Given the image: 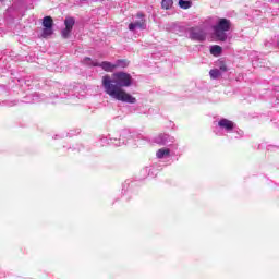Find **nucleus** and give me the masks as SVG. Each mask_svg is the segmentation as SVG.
Wrapping results in <instances>:
<instances>
[{"label": "nucleus", "instance_id": "obj_1", "mask_svg": "<svg viewBox=\"0 0 279 279\" xmlns=\"http://www.w3.org/2000/svg\"><path fill=\"white\" fill-rule=\"evenodd\" d=\"M132 86V75L125 72H116L111 76L106 74L102 76V88L106 95H109L117 101L124 104H136V97L128 94L123 88Z\"/></svg>", "mask_w": 279, "mask_h": 279}, {"label": "nucleus", "instance_id": "obj_2", "mask_svg": "<svg viewBox=\"0 0 279 279\" xmlns=\"http://www.w3.org/2000/svg\"><path fill=\"white\" fill-rule=\"evenodd\" d=\"M230 27H232V22L226 17H221L218 20V23L213 26L214 34L217 40L221 43H226L228 40V35L226 32H230Z\"/></svg>", "mask_w": 279, "mask_h": 279}, {"label": "nucleus", "instance_id": "obj_3", "mask_svg": "<svg viewBox=\"0 0 279 279\" xmlns=\"http://www.w3.org/2000/svg\"><path fill=\"white\" fill-rule=\"evenodd\" d=\"M43 38H47L51 35H53V17L51 16H45L43 19Z\"/></svg>", "mask_w": 279, "mask_h": 279}, {"label": "nucleus", "instance_id": "obj_4", "mask_svg": "<svg viewBox=\"0 0 279 279\" xmlns=\"http://www.w3.org/2000/svg\"><path fill=\"white\" fill-rule=\"evenodd\" d=\"M136 16L141 20L129 24L130 32H134V29H147V20H145V14L137 13Z\"/></svg>", "mask_w": 279, "mask_h": 279}, {"label": "nucleus", "instance_id": "obj_5", "mask_svg": "<svg viewBox=\"0 0 279 279\" xmlns=\"http://www.w3.org/2000/svg\"><path fill=\"white\" fill-rule=\"evenodd\" d=\"M65 28L61 32L63 38H69L71 36V32H73V27L75 26L74 17H66L64 20Z\"/></svg>", "mask_w": 279, "mask_h": 279}, {"label": "nucleus", "instance_id": "obj_6", "mask_svg": "<svg viewBox=\"0 0 279 279\" xmlns=\"http://www.w3.org/2000/svg\"><path fill=\"white\" fill-rule=\"evenodd\" d=\"M190 37L192 40L204 43V40H206V33L202 28H192Z\"/></svg>", "mask_w": 279, "mask_h": 279}, {"label": "nucleus", "instance_id": "obj_7", "mask_svg": "<svg viewBox=\"0 0 279 279\" xmlns=\"http://www.w3.org/2000/svg\"><path fill=\"white\" fill-rule=\"evenodd\" d=\"M93 66H100L102 71H106V73H112L116 70L114 63H111L109 61H102L101 63H92Z\"/></svg>", "mask_w": 279, "mask_h": 279}, {"label": "nucleus", "instance_id": "obj_8", "mask_svg": "<svg viewBox=\"0 0 279 279\" xmlns=\"http://www.w3.org/2000/svg\"><path fill=\"white\" fill-rule=\"evenodd\" d=\"M219 128H222L223 130H227V132H232L234 130V122L228 119H221L218 122Z\"/></svg>", "mask_w": 279, "mask_h": 279}, {"label": "nucleus", "instance_id": "obj_9", "mask_svg": "<svg viewBox=\"0 0 279 279\" xmlns=\"http://www.w3.org/2000/svg\"><path fill=\"white\" fill-rule=\"evenodd\" d=\"M116 69H128L130 66V61L128 59H119L114 63Z\"/></svg>", "mask_w": 279, "mask_h": 279}, {"label": "nucleus", "instance_id": "obj_10", "mask_svg": "<svg viewBox=\"0 0 279 279\" xmlns=\"http://www.w3.org/2000/svg\"><path fill=\"white\" fill-rule=\"evenodd\" d=\"M171 154V150H169V148H160L159 150H157L156 156L159 159L165 158V156H169Z\"/></svg>", "mask_w": 279, "mask_h": 279}, {"label": "nucleus", "instance_id": "obj_11", "mask_svg": "<svg viewBox=\"0 0 279 279\" xmlns=\"http://www.w3.org/2000/svg\"><path fill=\"white\" fill-rule=\"evenodd\" d=\"M161 8L162 10H171L173 8V0H162Z\"/></svg>", "mask_w": 279, "mask_h": 279}, {"label": "nucleus", "instance_id": "obj_12", "mask_svg": "<svg viewBox=\"0 0 279 279\" xmlns=\"http://www.w3.org/2000/svg\"><path fill=\"white\" fill-rule=\"evenodd\" d=\"M222 48L221 46L215 45L210 48L211 56H221Z\"/></svg>", "mask_w": 279, "mask_h": 279}, {"label": "nucleus", "instance_id": "obj_13", "mask_svg": "<svg viewBox=\"0 0 279 279\" xmlns=\"http://www.w3.org/2000/svg\"><path fill=\"white\" fill-rule=\"evenodd\" d=\"M193 3L191 1L186 0H179V5L182 8V10H189Z\"/></svg>", "mask_w": 279, "mask_h": 279}, {"label": "nucleus", "instance_id": "obj_14", "mask_svg": "<svg viewBox=\"0 0 279 279\" xmlns=\"http://www.w3.org/2000/svg\"><path fill=\"white\" fill-rule=\"evenodd\" d=\"M209 75L211 80H217V77H221V72L218 69H213L209 71Z\"/></svg>", "mask_w": 279, "mask_h": 279}, {"label": "nucleus", "instance_id": "obj_15", "mask_svg": "<svg viewBox=\"0 0 279 279\" xmlns=\"http://www.w3.org/2000/svg\"><path fill=\"white\" fill-rule=\"evenodd\" d=\"M219 69H220V71L226 73V71H228V66L226 65V62L221 61L220 65H219Z\"/></svg>", "mask_w": 279, "mask_h": 279}, {"label": "nucleus", "instance_id": "obj_16", "mask_svg": "<svg viewBox=\"0 0 279 279\" xmlns=\"http://www.w3.org/2000/svg\"><path fill=\"white\" fill-rule=\"evenodd\" d=\"M84 62H85V64H89V65H92L93 66V63H95V61H92V59L89 58V57H86L85 59H84ZM90 62V63H89Z\"/></svg>", "mask_w": 279, "mask_h": 279}, {"label": "nucleus", "instance_id": "obj_17", "mask_svg": "<svg viewBox=\"0 0 279 279\" xmlns=\"http://www.w3.org/2000/svg\"><path fill=\"white\" fill-rule=\"evenodd\" d=\"M278 45H279V39H278V43H277Z\"/></svg>", "mask_w": 279, "mask_h": 279}]
</instances>
